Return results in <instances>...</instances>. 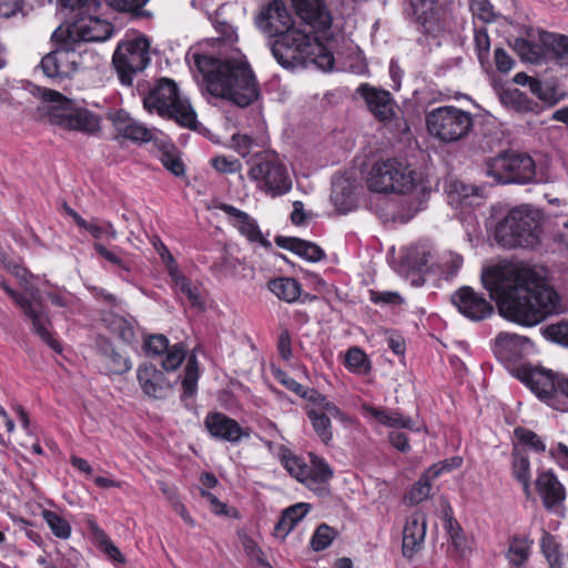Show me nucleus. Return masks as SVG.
Here are the masks:
<instances>
[{
  "instance_id": "36",
  "label": "nucleus",
  "mask_w": 568,
  "mask_h": 568,
  "mask_svg": "<svg viewBox=\"0 0 568 568\" xmlns=\"http://www.w3.org/2000/svg\"><path fill=\"white\" fill-rule=\"evenodd\" d=\"M531 541L527 537L515 536L510 539L506 558L510 567L525 566L530 556Z\"/></svg>"
},
{
  "instance_id": "8",
  "label": "nucleus",
  "mask_w": 568,
  "mask_h": 568,
  "mask_svg": "<svg viewBox=\"0 0 568 568\" xmlns=\"http://www.w3.org/2000/svg\"><path fill=\"white\" fill-rule=\"evenodd\" d=\"M144 106L160 115L173 119L176 123L189 129L197 125L196 113L190 102L179 94L173 80L162 78L143 100Z\"/></svg>"
},
{
  "instance_id": "19",
  "label": "nucleus",
  "mask_w": 568,
  "mask_h": 568,
  "mask_svg": "<svg viewBox=\"0 0 568 568\" xmlns=\"http://www.w3.org/2000/svg\"><path fill=\"white\" fill-rule=\"evenodd\" d=\"M452 302L464 316L471 321H481L494 311L490 303L469 286H464L455 292L452 295Z\"/></svg>"
},
{
  "instance_id": "20",
  "label": "nucleus",
  "mask_w": 568,
  "mask_h": 568,
  "mask_svg": "<svg viewBox=\"0 0 568 568\" xmlns=\"http://www.w3.org/2000/svg\"><path fill=\"white\" fill-rule=\"evenodd\" d=\"M136 379L142 392L154 399H163L173 387L165 374L150 363L138 367Z\"/></svg>"
},
{
  "instance_id": "34",
  "label": "nucleus",
  "mask_w": 568,
  "mask_h": 568,
  "mask_svg": "<svg viewBox=\"0 0 568 568\" xmlns=\"http://www.w3.org/2000/svg\"><path fill=\"white\" fill-rule=\"evenodd\" d=\"M514 49L524 61L530 63H542L546 61V50L538 41V37L530 40L523 38L516 39Z\"/></svg>"
},
{
  "instance_id": "52",
  "label": "nucleus",
  "mask_w": 568,
  "mask_h": 568,
  "mask_svg": "<svg viewBox=\"0 0 568 568\" xmlns=\"http://www.w3.org/2000/svg\"><path fill=\"white\" fill-rule=\"evenodd\" d=\"M99 540L103 552L113 561L118 564H124L125 557L120 549L108 538V536L100 531Z\"/></svg>"
},
{
  "instance_id": "62",
  "label": "nucleus",
  "mask_w": 568,
  "mask_h": 568,
  "mask_svg": "<svg viewBox=\"0 0 568 568\" xmlns=\"http://www.w3.org/2000/svg\"><path fill=\"white\" fill-rule=\"evenodd\" d=\"M21 11L20 0H0V18H10Z\"/></svg>"
},
{
  "instance_id": "31",
  "label": "nucleus",
  "mask_w": 568,
  "mask_h": 568,
  "mask_svg": "<svg viewBox=\"0 0 568 568\" xmlns=\"http://www.w3.org/2000/svg\"><path fill=\"white\" fill-rule=\"evenodd\" d=\"M311 509V505L307 503H297L287 507L275 525L274 534L281 539L285 537L294 529V527L307 515Z\"/></svg>"
},
{
  "instance_id": "51",
  "label": "nucleus",
  "mask_w": 568,
  "mask_h": 568,
  "mask_svg": "<svg viewBox=\"0 0 568 568\" xmlns=\"http://www.w3.org/2000/svg\"><path fill=\"white\" fill-rule=\"evenodd\" d=\"M346 365L353 371L363 372L367 368V357L364 352L357 347L351 348L346 354Z\"/></svg>"
},
{
  "instance_id": "49",
  "label": "nucleus",
  "mask_w": 568,
  "mask_h": 568,
  "mask_svg": "<svg viewBox=\"0 0 568 568\" xmlns=\"http://www.w3.org/2000/svg\"><path fill=\"white\" fill-rule=\"evenodd\" d=\"M334 537H335L334 530L329 526L322 524L317 527V529L315 530V532L312 537V540H311L312 548L315 551L324 550L331 545Z\"/></svg>"
},
{
  "instance_id": "17",
  "label": "nucleus",
  "mask_w": 568,
  "mask_h": 568,
  "mask_svg": "<svg viewBox=\"0 0 568 568\" xmlns=\"http://www.w3.org/2000/svg\"><path fill=\"white\" fill-rule=\"evenodd\" d=\"M256 24L268 37L278 38L294 27H298L282 0H273L263 7L256 18Z\"/></svg>"
},
{
  "instance_id": "48",
  "label": "nucleus",
  "mask_w": 568,
  "mask_h": 568,
  "mask_svg": "<svg viewBox=\"0 0 568 568\" xmlns=\"http://www.w3.org/2000/svg\"><path fill=\"white\" fill-rule=\"evenodd\" d=\"M515 435L518 440L536 453H544L546 450V444L544 440L532 430L518 427L515 429Z\"/></svg>"
},
{
  "instance_id": "63",
  "label": "nucleus",
  "mask_w": 568,
  "mask_h": 568,
  "mask_svg": "<svg viewBox=\"0 0 568 568\" xmlns=\"http://www.w3.org/2000/svg\"><path fill=\"white\" fill-rule=\"evenodd\" d=\"M390 444L402 453H407L410 449L408 438L404 433L390 432L388 435Z\"/></svg>"
},
{
  "instance_id": "57",
  "label": "nucleus",
  "mask_w": 568,
  "mask_h": 568,
  "mask_svg": "<svg viewBox=\"0 0 568 568\" xmlns=\"http://www.w3.org/2000/svg\"><path fill=\"white\" fill-rule=\"evenodd\" d=\"M495 63L498 71L506 73L513 69L514 60L504 49L498 48L495 50Z\"/></svg>"
},
{
  "instance_id": "2",
  "label": "nucleus",
  "mask_w": 568,
  "mask_h": 568,
  "mask_svg": "<svg viewBox=\"0 0 568 568\" xmlns=\"http://www.w3.org/2000/svg\"><path fill=\"white\" fill-rule=\"evenodd\" d=\"M202 73L207 92L245 108L258 98L254 72L246 58L237 52L226 58H214L199 52L187 55Z\"/></svg>"
},
{
  "instance_id": "1",
  "label": "nucleus",
  "mask_w": 568,
  "mask_h": 568,
  "mask_svg": "<svg viewBox=\"0 0 568 568\" xmlns=\"http://www.w3.org/2000/svg\"><path fill=\"white\" fill-rule=\"evenodd\" d=\"M483 283L496 300L500 315L524 326H535L565 310L555 288L525 264L491 268L483 274Z\"/></svg>"
},
{
  "instance_id": "30",
  "label": "nucleus",
  "mask_w": 568,
  "mask_h": 568,
  "mask_svg": "<svg viewBox=\"0 0 568 568\" xmlns=\"http://www.w3.org/2000/svg\"><path fill=\"white\" fill-rule=\"evenodd\" d=\"M275 243L285 250H290L310 262H318L324 256V251L316 244L297 237L276 236Z\"/></svg>"
},
{
  "instance_id": "47",
  "label": "nucleus",
  "mask_w": 568,
  "mask_h": 568,
  "mask_svg": "<svg viewBox=\"0 0 568 568\" xmlns=\"http://www.w3.org/2000/svg\"><path fill=\"white\" fill-rule=\"evenodd\" d=\"M432 489V484L427 481V478L420 477V479L413 485L408 494L405 496V501L408 505H417L428 498Z\"/></svg>"
},
{
  "instance_id": "45",
  "label": "nucleus",
  "mask_w": 568,
  "mask_h": 568,
  "mask_svg": "<svg viewBox=\"0 0 568 568\" xmlns=\"http://www.w3.org/2000/svg\"><path fill=\"white\" fill-rule=\"evenodd\" d=\"M432 257V248L426 244H418L412 246L406 255L407 261L413 265V267H416L418 270H422L423 267L427 266Z\"/></svg>"
},
{
  "instance_id": "10",
  "label": "nucleus",
  "mask_w": 568,
  "mask_h": 568,
  "mask_svg": "<svg viewBox=\"0 0 568 568\" xmlns=\"http://www.w3.org/2000/svg\"><path fill=\"white\" fill-rule=\"evenodd\" d=\"M473 124L471 113L453 105L438 106L426 114L427 131L444 143L466 138Z\"/></svg>"
},
{
  "instance_id": "13",
  "label": "nucleus",
  "mask_w": 568,
  "mask_h": 568,
  "mask_svg": "<svg viewBox=\"0 0 568 568\" xmlns=\"http://www.w3.org/2000/svg\"><path fill=\"white\" fill-rule=\"evenodd\" d=\"M61 39V44L54 51L45 54L41 60V68L49 78H70L75 72L87 68V61L93 59V53L82 51L64 36L55 37Z\"/></svg>"
},
{
  "instance_id": "40",
  "label": "nucleus",
  "mask_w": 568,
  "mask_h": 568,
  "mask_svg": "<svg viewBox=\"0 0 568 568\" xmlns=\"http://www.w3.org/2000/svg\"><path fill=\"white\" fill-rule=\"evenodd\" d=\"M307 416L321 440L328 444L333 438L331 418L317 409H307Z\"/></svg>"
},
{
  "instance_id": "42",
  "label": "nucleus",
  "mask_w": 568,
  "mask_h": 568,
  "mask_svg": "<svg viewBox=\"0 0 568 568\" xmlns=\"http://www.w3.org/2000/svg\"><path fill=\"white\" fill-rule=\"evenodd\" d=\"M199 366L195 355H191L184 368V376L182 378V397H191L196 393L199 381Z\"/></svg>"
},
{
  "instance_id": "60",
  "label": "nucleus",
  "mask_w": 568,
  "mask_h": 568,
  "mask_svg": "<svg viewBox=\"0 0 568 568\" xmlns=\"http://www.w3.org/2000/svg\"><path fill=\"white\" fill-rule=\"evenodd\" d=\"M78 226L89 232L95 240H100L103 236V227L98 219H92L91 221L80 220L78 221Z\"/></svg>"
},
{
  "instance_id": "16",
  "label": "nucleus",
  "mask_w": 568,
  "mask_h": 568,
  "mask_svg": "<svg viewBox=\"0 0 568 568\" xmlns=\"http://www.w3.org/2000/svg\"><path fill=\"white\" fill-rule=\"evenodd\" d=\"M519 377L540 400L556 409H561L558 404V384L562 376L555 375L542 367H524Z\"/></svg>"
},
{
  "instance_id": "9",
  "label": "nucleus",
  "mask_w": 568,
  "mask_h": 568,
  "mask_svg": "<svg viewBox=\"0 0 568 568\" xmlns=\"http://www.w3.org/2000/svg\"><path fill=\"white\" fill-rule=\"evenodd\" d=\"M247 175L256 183L258 190L273 197L287 193L292 186L285 165L273 152L254 155Z\"/></svg>"
},
{
  "instance_id": "14",
  "label": "nucleus",
  "mask_w": 568,
  "mask_h": 568,
  "mask_svg": "<svg viewBox=\"0 0 568 568\" xmlns=\"http://www.w3.org/2000/svg\"><path fill=\"white\" fill-rule=\"evenodd\" d=\"M149 48L150 43L143 37L125 39L118 44L112 63L122 84L131 85L134 75L150 63Z\"/></svg>"
},
{
  "instance_id": "37",
  "label": "nucleus",
  "mask_w": 568,
  "mask_h": 568,
  "mask_svg": "<svg viewBox=\"0 0 568 568\" xmlns=\"http://www.w3.org/2000/svg\"><path fill=\"white\" fill-rule=\"evenodd\" d=\"M511 469L513 476L524 486L526 495L530 494V463L528 456L515 447L513 450Z\"/></svg>"
},
{
  "instance_id": "24",
  "label": "nucleus",
  "mask_w": 568,
  "mask_h": 568,
  "mask_svg": "<svg viewBox=\"0 0 568 568\" xmlns=\"http://www.w3.org/2000/svg\"><path fill=\"white\" fill-rule=\"evenodd\" d=\"M536 489L548 510L557 509L566 499L565 487L552 471H542L537 476Z\"/></svg>"
},
{
  "instance_id": "54",
  "label": "nucleus",
  "mask_w": 568,
  "mask_h": 568,
  "mask_svg": "<svg viewBox=\"0 0 568 568\" xmlns=\"http://www.w3.org/2000/svg\"><path fill=\"white\" fill-rule=\"evenodd\" d=\"M213 168L222 173H234L241 169L239 160L229 159L226 156H216L212 159Z\"/></svg>"
},
{
  "instance_id": "11",
  "label": "nucleus",
  "mask_w": 568,
  "mask_h": 568,
  "mask_svg": "<svg viewBox=\"0 0 568 568\" xmlns=\"http://www.w3.org/2000/svg\"><path fill=\"white\" fill-rule=\"evenodd\" d=\"M44 99L48 106L49 122L65 129L94 133L100 130V120L92 112L77 108L73 102L57 91L49 90Z\"/></svg>"
},
{
  "instance_id": "35",
  "label": "nucleus",
  "mask_w": 568,
  "mask_h": 568,
  "mask_svg": "<svg viewBox=\"0 0 568 568\" xmlns=\"http://www.w3.org/2000/svg\"><path fill=\"white\" fill-rule=\"evenodd\" d=\"M407 13L416 22L428 28L437 19L438 10L434 0H409Z\"/></svg>"
},
{
  "instance_id": "56",
  "label": "nucleus",
  "mask_w": 568,
  "mask_h": 568,
  "mask_svg": "<svg viewBox=\"0 0 568 568\" xmlns=\"http://www.w3.org/2000/svg\"><path fill=\"white\" fill-rule=\"evenodd\" d=\"M549 336L562 344H568V322L551 325L547 328Z\"/></svg>"
},
{
  "instance_id": "26",
  "label": "nucleus",
  "mask_w": 568,
  "mask_h": 568,
  "mask_svg": "<svg viewBox=\"0 0 568 568\" xmlns=\"http://www.w3.org/2000/svg\"><path fill=\"white\" fill-rule=\"evenodd\" d=\"M98 358L100 367L105 374L121 375L132 367L129 357L119 353L106 339L98 343Z\"/></svg>"
},
{
  "instance_id": "5",
  "label": "nucleus",
  "mask_w": 568,
  "mask_h": 568,
  "mask_svg": "<svg viewBox=\"0 0 568 568\" xmlns=\"http://www.w3.org/2000/svg\"><path fill=\"white\" fill-rule=\"evenodd\" d=\"M422 182L408 163L397 158L375 161L365 175L368 191L378 194H408Z\"/></svg>"
},
{
  "instance_id": "4",
  "label": "nucleus",
  "mask_w": 568,
  "mask_h": 568,
  "mask_svg": "<svg viewBox=\"0 0 568 568\" xmlns=\"http://www.w3.org/2000/svg\"><path fill=\"white\" fill-rule=\"evenodd\" d=\"M6 267L19 280L22 292L13 290L4 280L0 281V288L20 307L26 318L31 323L33 333L39 335L51 348L58 351L59 345L50 334L51 322L43 298L39 288L30 283L29 277L31 275L29 271L11 261L6 264Z\"/></svg>"
},
{
  "instance_id": "64",
  "label": "nucleus",
  "mask_w": 568,
  "mask_h": 568,
  "mask_svg": "<svg viewBox=\"0 0 568 568\" xmlns=\"http://www.w3.org/2000/svg\"><path fill=\"white\" fill-rule=\"evenodd\" d=\"M550 456L557 460V463L568 468V446L559 443L555 448L549 450Z\"/></svg>"
},
{
  "instance_id": "6",
  "label": "nucleus",
  "mask_w": 568,
  "mask_h": 568,
  "mask_svg": "<svg viewBox=\"0 0 568 568\" xmlns=\"http://www.w3.org/2000/svg\"><path fill=\"white\" fill-rule=\"evenodd\" d=\"M486 174L500 184L550 183L555 178L547 171L536 169L527 154L501 153L486 162Z\"/></svg>"
},
{
  "instance_id": "29",
  "label": "nucleus",
  "mask_w": 568,
  "mask_h": 568,
  "mask_svg": "<svg viewBox=\"0 0 568 568\" xmlns=\"http://www.w3.org/2000/svg\"><path fill=\"white\" fill-rule=\"evenodd\" d=\"M538 41L546 50V57L550 58L560 67L568 68V37L547 31H538Z\"/></svg>"
},
{
  "instance_id": "38",
  "label": "nucleus",
  "mask_w": 568,
  "mask_h": 568,
  "mask_svg": "<svg viewBox=\"0 0 568 568\" xmlns=\"http://www.w3.org/2000/svg\"><path fill=\"white\" fill-rule=\"evenodd\" d=\"M155 143L160 146L159 158L162 164L174 175H182L184 173V165L178 156L174 145L164 140H155Z\"/></svg>"
},
{
  "instance_id": "3",
  "label": "nucleus",
  "mask_w": 568,
  "mask_h": 568,
  "mask_svg": "<svg viewBox=\"0 0 568 568\" xmlns=\"http://www.w3.org/2000/svg\"><path fill=\"white\" fill-rule=\"evenodd\" d=\"M307 23L285 32L271 43V52L275 60L286 69L315 65L323 71H331L334 67V55L331 49L323 44L318 37L313 36L312 23L318 20L310 19Z\"/></svg>"
},
{
  "instance_id": "55",
  "label": "nucleus",
  "mask_w": 568,
  "mask_h": 568,
  "mask_svg": "<svg viewBox=\"0 0 568 568\" xmlns=\"http://www.w3.org/2000/svg\"><path fill=\"white\" fill-rule=\"evenodd\" d=\"M452 544L459 556H465L470 550V544L465 538L460 527H457L456 532L452 531Z\"/></svg>"
},
{
  "instance_id": "50",
  "label": "nucleus",
  "mask_w": 568,
  "mask_h": 568,
  "mask_svg": "<svg viewBox=\"0 0 568 568\" xmlns=\"http://www.w3.org/2000/svg\"><path fill=\"white\" fill-rule=\"evenodd\" d=\"M93 247H94L95 252L101 257H103L104 260H106L111 264L118 266L119 268H121V270H123L125 272H130L131 271L130 264L126 261H124L122 257H120L115 252L106 248L103 244H101L99 242H95L93 244Z\"/></svg>"
},
{
  "instance_id": "33",
  "label": "nucleus",
  "mask_w": 568,
  "mask_h": 568,
  "mask_svg": "<svg viewBox=\"0 0 568 568\" xmlns=\"http://www.w3.org/2000/svg\"><path fill=\"white\" fill-rule=\"evenodd\" d=\"M270 291L280 300L294 303L302 293L300 283L292 277H278L268 282Z\"/></svg>"
},
{
  "instance_id": "61",
  "label": "nucleus",
  "mask_w": 568,
  "mask_h": 568,
  "mask_svg": "<svg viewBox=\"0 0 568 568\" xmlns=\"http://www.w3.org/2000/svg\"><path fill=\"white\" fill-rule=\"evenodd\" d=\"M528 87L530 92L538 97L540 100L548 102L549 104H554L556 102L551 100L550 92L548 91V89L544 87L542 82L539 81L538 79L534 78Z\"/></svg>"
},
{
  "instance_id": "58",
  "label": "nucleus",
  "mask_w": 568,
  "mask_h": 568,
  "mask_svg": "<svg viewBox=\"0 0 568 568\" xmlns=\"http://www.w3.org/2000/svg\"><path fill=\"white\" fill-rule=\"evenodd\" d=\"M233 146L242 155L248 154L250 149L253 144V139L247 134H234L232 138Z\"/></svg>"
},
{
  "instance_id": "46",
  "label": "nucleus",
  "mask_w": 568,
  "mask_h": 568,
  "mask_svg": "<svg viewBox=\"0 0 568 568\" xmlns=\"http://www.w3.org/2000/svg\"><path fill=\"white\" fill-rule=\"evenodd\" d=\"M505 99L511 103L517 110L523 112H532L537 109L538 104L528 99V97L518 89L508 90L505 92Z\"/></svg>"
},
{
  "instance_id": "39",
  "label": "nucleus",
  "mask_w": 568,
  "mask_h": 568,
  "mask_svg": "<svg viewBox=\"0 0 568 568\" xmlns=\"http://www.w3.org/2000/svg\"><path fill=\"white\" fill-rule=\"evenodd\" d=\"M41 516L57 538L68 539L71 536L72 528L70 523L58 513L44 509Z\"/></svg>"
},
{
  "instance_id": "28",
  "label": "nucleus",
  "mask_w": 568,
  "mask_h": 568,
  "mask_svg": "<svg viewBox=\"0 0 568 568\" xmlns=\"http://www.w3.org/2000/svg\"><path fill=\"white\" fill-rule=\"evenodd\" d=\"M365 410L369 416L387 427L406 428L413 432L420 430V425L416 419L405 416L396 409H379L367 406Z\"/></svg>"
},
{
  "instance_id": "23",
  "label": "nucleus",
  "mask_w": 568,
  "mask_h": 568,
  "mask_svg": "<svg viewBox=\"0 0 568 568\" xmlns=\"http://www.w3.org/2000/svg\"><path fill=\"white\" fill-rule=\"evenodd\" d=\"M369 111L381 121H388L395 114V102L388 91L362 84L357 89Z\"/></svg>"
},
{
  "instance_id": "7",
  "label": "nucleus",
  "mask_w": 568,
  "mask_h": 568,
  "mask_svg": "<svg viewBox=\"0 0 568 568\" xmlns=\"http://www.w3.org/2000/svg\"><path fill=\"white\" fill-rule=\"evenodd\" d=\"M540 233L538 212L521 206L511 210L497 224L495 239L507 248L534 247L539 243Z\"/></svg>"
},
{
  "instance_id": "59",
  "label": "nucleus",
  "mask_w": 568,
  "mask_h": 568,
  "mask_svg": "<svg viewBox=\"0 0 568 568\" xmlns=\"http://www.w3.org/2000/svg\"><path fill=\"white\" fill-rule=\"evenodd\" d=\"M372 301L376 304H400V295L396 292H372Z\"/></svg>"
},
{
  "instance_id": "22",
  "label": "nucleus",
  "mask_w": 568,
  "mask_h": 568,
  "mask_svg": "<svg viewBox=\"0 0 568 568\" xmlns=\"http://www.w3.org/2000/svg\"><path fill=\"white\" fill-rule=\"evenodd\" d=\"M426 536V516L422 511L413 513L406 520L403 529V555L413 558L424 545Z\"/></svg>"
},
{
  "instance_id": "53",
  "label": "nucleus",
  "mask_w": 568,
  "mask_h": 568,
  "mask_svg": "<svg viewBox=\"0 0 568 568\" xmlns=\"http://www.w3.org/2000/svg\"><path fill=\"white\" fill-rule=\"evenodd\" d=\"M469 8L475 17L489 22L494 18L493 7L488 0H469Z\"/></svg>"
},
{
  "instance_id": "25",
  "label": "nucleus",
  "mask_w": 568,
  "mask_h": 568,
  "mask_svg": "<svg viewBox=\"0 0 568 568\" xmlns=\"http://www.w3.org/2000/svg\"><path fill=\"white\" fill-rule=\"evenodd\" d=\"M165 254L170 261L169 275L173 282L174 290L183 294L193 307L204 310V298L200 287L185 277L179 270L173 256L165 248Z\"/></svg>"
},
{
  "instance_id": "43",
  "label": "nucleus",
  "mask_w": 568,
  "mask_h": 568,
  "mask_svg": "<svg viewBox=\"0 0 568 568\" xmlns=\"http://www.w3.org/2000/svg\"><path fill=\"white\" fill-rule=\"evenodd\" d=\"M234 226L247 237L251 242L261 243L264 246H268L270 242L265 240L256 224V222L245 213V219L239 220Z\"/></svg>"
},
{
  "instance_id": "32",
  "label": "nucleus",
  "mask_w": 568,
  "mask_h": 568,
  "mask_svg": "<svg viewBox=\"0 0 568 568\" xmlns=\"http://www.w3.org/2000/svg\"><path fill=\"white\" fill-rule=\"evenodd\" d=\"M105 327L118 335L124 343H132L135 339L134 321L119 315L114 312H105L102 316Z\"/></svg>"
},
{
  "instance_id": "21",
  "label": "nucleus",
  "mask_w": 568,
  "mask_h": 568,
  "mask_svg": "<svg viewBox=\"0 0 568 568\" xmlns=\"http://www.w3.org/2000/svg\"><path fill=\"white\" fill-rule=\"evenodd\" d=\"M204 425L210 435L220 440L237 443L242 437L248 436L235 419L222 413L207 414Z\"/></svg>"
},
{
  "instance_id": "27",
  "label": "nucleus",
  "mask_w": 568,
  "mask_h": 568,
  "mask_svg": "<svg viewBox=\"0 0 568 568\" xmlns=\"http://www.w3.org/2000/svg\"><path fill=\"white\" fill-rule=\"evenodd\" d=\"M113 123L119 133L132 141L149 142L154 139L153 130L148 129L125 112H118L113 118Z\"/></svg>"
},
{
  "instance_id": "15",
  "label": "nucleus",
  "mask_w": 568,
  "mask_h": 568,
  "mask_svg": "<svg viewBox=\"0 0 568 568\" xmlns=\"http://www.w3.org/2000/svg\"><path fill=\"white\" fill-rule=\"evenodd\" d=\"M112 33V26L97 17L82 16L70 22L65 29L59 28L53 37L64 36L81 49L82 42H100L106 40Z\"/></svg>"
},
{
  "instance_id": "44",
  "label": "nucleus",
  "mask_w": 568,
  "mask_h": 568,
  "mask_svg": "<svg viewBox=\"0 0 568 568\" xmlns=\"http://www.w3.org/2000/svg\"><path fill=\"white\" fill-rule=\"evenodd\" d=\"M351 195L352 192L346 180H336L333 182L331 199L338 210L346 211L348 209Z\"/></svg>"
},
{
  "instance_id": "12",
  "label": "nucleus",
  "mask_w": 568,
  "mask_h": 568,
  "mask_svg": "<svg viewBox=\"0 0 568 568\" xmlns=\"http://www.w3.org/2000/svg\"><path fill=\"white\" fill-rule=\"evenodd\" d=\"M310 462L311 465H307L302 458L292 454L282 456V465L292 477L317 495H327L328 481L333 477L332 468L314 453H310Z\"/></svg>"
},
{
  "instance_id": "18",
  "label": "nucleus",
  "mask_w": 568,
  "mask_h": 568,
  "mask_svg": "<svg viewBox=\"0 0 568 568\" xmlns=\"http://www.w3.org/2000/svg\"><path fill=\"white\" fill-rule=\"evenodd\" d=\"M143 349L151 357L165 354L162 367L166 372L178 369L186 356V348L182 343L170 346L169 339L162 334L150 335L143 343Z\"/></svg>"
},
{
  "instance_id": "41",
  "label": "nucleus",
  "mask_w": 568,
  "mask_h": 568,
  "mask_svg": "<svg viewBox=\"0 0 568 568\" xmlns=\"http://www.w3.org/2000/svg\"><path fill=\"white\" fill-rule=\"evenodd\" d=\"M540 548L550 568H561L560 544L547 531L542 532Z\"/></svg>"
}]
</instances>
